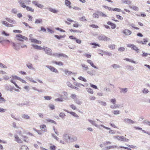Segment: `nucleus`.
Segmentation results:
<instances>
[{"label": "nucleus", "instance_id": "nucleus-1", "mask_svg": "<svg viewBox=\"0 0 150 150\" xmlns=\"http://www.w3.org/2000/svg\"><path fill=\"white\" fill-rule=\"evenodd\" d=\"M18 2L20 4V5L21 7L24 8H26L27 10L32 12L34 11V9L31 7L28 6H26V5L24 4V3L23 2V1H22V0H19L18 1Z\"/></svg>", "mask_w": 150, "mask_h": 150}, {"label": "nucleus", "instance_id": "nucleus-2", "mask_svg": "<svg viewBox=\"0 0 150 150\" xmlns=\"http://www.w3.org/2000/svg\"><path fill=\"white\" fill-rule=\"evenodd\" d=\"M113 138L115 139H116L118 140L121 141L128 142L129 140V139H127L122 136H113Z\"/></svg>", "mask_w": 150, "mask_h": 150}, {"label": "nucleus", "instance_id": "nucleus-3", "mask_svg": "<svg viewBox=\"0 0 150 150\" xmlns=\"http://www.w3.org/2000/svg\"><path fill=\"white\" fill-rule=\"evenodd\" d=\"M98 39L99 40H103L106 41H110L111 40L110 38L103 35H101L98 36Z\"/></svg>", "mask_w": 150, "mask_h": 150}, {"label": "nucleus", "instance_id": "nucleus-4", "mask_svg": "<svg viewBox=\"0 0 150 150\" xmlns=\"http://www.w3.org/2000/svg\"><path fill=\"white\" fill-rule=\"evenodd\" d=\"M43 50L45 52V53L47 54L50 55H52V50L51 49L45 47H43Z\"/></svg>", "mask_w": 150, "mask_h": 150}, {"label": "nucleus", "instance_id": "nucleus-5", "mask_svg": "<svg viewBox=\"0 0 150 150\" xmlns=\"http://www.w3.org/2000/svg\"><path fill=\"white\" fill-rule=\"evenodd\" d=\"M45 67L48 68L51 71L56 73H58L59 71L58 70L54 67L49 65H46Z\"/></svg>", "mask_w": 150, "mask_h": 150}, {"label": "nucleus", "instance_id": "nucleus-6", "mask_svg": "<svg viewBox=\"0 0 150 150\" xmlns=\"http://www.w3.org/2000/svg\"><path fill=\"white\" fill-rule=\"evenodd\" d=\"M16 36L18 38L17 39L18 40L21 41H23V39L27 40L28 39L26 37L23 36L21 35H16Z\"/></svg>", "mask_w": 150, "mask_h": 150}, {"label": "nucleus", "instance_id": "nucleus-7", "mask_svg": "<svg viewBox=\"0 0 150 150\" xmlns=\"http://www.w3.org/2000/svg\"><path fill=\"white\" fill-rule=\"evenodd\" d=\"M33 36V35L30 34V35L29 37H30V38H29V40H30L31 41V42H33L35 43L36 44H41V41H40L38 40H37V39H33L32 38H31L30 37V36Z\"/></svg>", "mask_w": 150, "mask_h": 150}, {"label": "nucleus", "instance_id": "nucleus-8", "mask_svg": "<svg viewBox=\"0 0 150 150\" xmlns=\"http://www.w3.org/2000/svg\"><path fill=\"white\" fill-rule=\"evenodd\" d=\"M52 55L54 57H64L68 58V57L67 55L63 53L58 54L57 53H54Z\"/></svg>", "mask_w": 150, "mask_h": 150}, {"label": "nucleus", "instance_id": "nucleus-9", "mask_svg": "<svg viewBox=\"0 0 150 150\" xmlns=\"http://www.w3.org/2000/svg\"><path fill=\"white\" fill-rule=\"evenodd\" d=\"M12 45L13 48L16 50H18L20 49V45L19 43H16L14 42L12 43Z\"/></svg>", "mask_w": 150, "mask_h": 150}, {"label": "nucleus", "instance_id": "nucleus-10", "mask_svg": "<svg viewBox=\"0 0 150 150\" xmlns=\"http://www.w3.org/2000/svg\"><path fill=\"white\" fill-rule=\"evenodd\" d=\"M124 122L125 123H128L129 124H133L135 123V122L132 120L127 118H126L124 120Z\"/></svg>", "mask_w": 150, "mask_h": 150}, {"label": "nucleus", "instance_id": "nucleus-11", "mask_svg": "<svg viewBox=\"0 0 150 150\" xmlns=\"http://www.w3.org/2000/svg\"><path fill=\"white\" fill-rule=\"evenodd\" d=\"M123 33L126 35H129L132 33V32L129 30L125 29L122 31Z\"/></svg>", "mask_w": 150, "mask_h": 150}, {"label": "nucleus", "instance_id": "nucleus-12", "mask_svg": "<svg viewBox=\"0 0 150 150\" xmlns=\"http://www.w3.org/2000/svg\"><path fill=\"white\" fill-rule=\"evenodd\" d=\"M63 137L64 140L66 142H68V140H69L70 136L67 134H64L63 135Z\"/></svg>", "mask_w": 150, "mask_h": 150}, {"label": "nucleus", "instance_id": "nucleus-13", "mask_svg": "<svg viewBox=\"0 0 150 150\" xmlns=\"http://www.w3.org/2000/svg\"><path fill=\"white\" fill-rule=\"evenodd\" d=\"M5 19L10 23L13 24H16V22L13 19H11L8 18H5Z\"/></svg>", "mask_w": 150, "mask_h": 150}, {"label": "nucleus", "instance_id": "nucleus-14", "mask_svg": "<svg viewBox=\"0 0 150 150\" xmlns=\"http://www.w3.org/2000/svg\"><path fill=\"white\" fill-rule=\"evenodd\" d=\"M31 45L34 47V48L38 50H43V48L42 47L38 46L37 45L32 44Z\"/></svg>", "mask_w": 150, "mask_h": 150}, {"label": "nucleus", "instance_id": "nucleus-15", "mask_svg": "<svg viewBox=\"0 0 150 150\" xmlns=\"http://www.w3.org/2000/svg\"><path fill=\"white\" fill-rule=\"evenodd\" d=\"M26 66L29 69L34 71L35 70V69L33 67L32 64L30 63H28L26 64Z\"/></svg>", "mask_w": 150, "mask_h": 150}, {"label": "nucleus", "instance_id": "nucleus-16", "mask_svg": "<svg viewBox=\"0 0 150 150\" xmlns=\"http://www.w3.org/2000/svg\"><path fill=\"white\" fill-rule=\"evenodd\" d=\"M96 72L93 69H91L87 71V74L91 76L95 75L96 74Z\"/></svg>", "mask_w": 150, "mask_h": 150}, {"label": "nucleus", "instance_id": "nucleus-17", "mask_svg": "<svg viewBox=\"0 0 150 150\" xmlns=\"http://www.w3.org/2000/svg\"><path fill=\"white\" fill-rule=\"evenodd\" d=\"M77 139V137L74 136H70L69 140L71 142L76 141Z\"/></svg>", "mask_w": 150, "mask_h": 150}, {"label": "nucleus", "instance_id": "nucleus-18", "mask_svg": "<svg viewBox=\"0 0 150 150\" xmlns=\"http://www.w3.org/2000/svg\"><path fill=\"white\" fill-rule=\"evenodd\" d=\"M119 89L120 90V92L121 93H122L125 94L128 91L127 88H120Z\"/></svg>", "mask_w": 150, "mask_h": 150}, {"label": "nucleus", "instance_id": "nucleus-19", "mask_svg": "<svg viewBox=\"0 0 150 150\" xmlns=\"http://www.w3.org/2000/svg\"><path fill=\"white\" fill-rule=\"evenodd\" d=\"M88 121L91 123L92 125L97 127H98V125L96 123L95 121H93L90 119H88Z\"/></svg>", "mask_w": 150, "mask_h": 150}, {"label": "nucleus", "instance_id": "nucleus-20", "mask_svg": "<svg viewBox=\"0 0 150 150\" xmlns=\"http://www.w3.org/2000/svg\"><path fill=\"white\" fill-rule=\"evenodd\" d=\"M63 71L65 73V74L67 76H69L72 74V73L71 72L69 71L67 69L63 70Z\"/></svg>", "mask_w": 150, "mask_h": 150}, {"label": "nucleus", "instance_id": "nucleus-21", "mask_svg": "<svg viewBox=\"0 0 150 150\" xmlns=\"http://www.w3.org/2000/svg\"><path fill=\"white\" fill-rule=\"evenodd\" d=\"M15 140L18 143H21L22 141L19 138L18 136L17 135H15Z\"/></svg>", "mask_w": 150, "mask_h": 150}, {"label": "nucleus", "instance_id": "nucleus-22", "mask_svg": "<svg viewBox=\"0 0 150 150\" xmlns=\"http://www.w3.org/2000/svg\"><path fill=\"white\" fill-rule=\"evenodd\" d=\"M48 9L50 11L54 13H57L58 12L57 10L51 8H49Z\"/></svg>", "mask_w": 150, "mask_h": 150}, {"label": "nucleus", "instance_id": "nucleus-23", "mask_svg": "<svg viewBox=\"0 0 150 150\" xmlns=\"http://www.w3.org/2000/svg\"><path fill=\"white\" fill-rule=\"evenodd\" d=\"M129 7L131 9H132L133 10L135 11H139V8L136 6H129Z\"/></svg>", "mask_w": 150, "mask_h": 150}, {"label": "nucleus", "instance_id": "nucleus-24", "mask_svg": "<svg viewBox=\"0 0 150 150\" xmlns=\"http://www.w3.org/2000/svg\"><path fill=\"white\" fill-rule=\"evenodd\" d=\"M22 117L25 119H30V117L27 115L23 114L22 115Z\"/></svg>", "mask_w": 150, "mask_h": 150}, {"label": "nucleus", "instance_id": "nucleus-25", "mask_svg": "<svg viewBox=\"0 0 150 150\" xmlns=\"http://www.w3.org/2000/svg\"><path fill=\"white\" fill-rule=\"evenodd\" d=\"M113 69H116L117 68H120L121 67L119 66V65L117 64H113L111 65Z\"/></svg>", "mask_w": 150, "mask_h": 150}, {"label": "nucleus", "instance_id": "nucleus-26", "mask_svg": "<svg viewBox=\"0 0 150 150\" xmlns=\"http://www.w3.org/2000/svg\"><path fill=\"white\" fill-rule=\"evenodd\" d=\"M100 16L99 13H98L97 11L96 13H94L93 15V17L96 18H98Z\"/></svg>", "mask_w": 150, "mask_h": 150}, {"label": "nucleus", "instance_id": "nucleus-27", "mask_svg": "<svg viewBox=\"0 0 150 150\" xmlns=\"http://www.w3.org/2000/svg\"><path fill=\"white\" fill-rule=\"evenodd\" d=\"M40 128L43 131L47 132L46 127L45 125H44L40 126Z\"/></svg>", "mask_w": 150, "mask_h": 150}, {"label": "nucleus", "instance_id": "nucleus-28", "mask_svg": "<svg viewBox=\"0 0 150 150\" xmlns=\"http://www.w3.org/2000/svg\"><path fill=\"white\" fill-rule=\"evenodd\" d=\"M74 101L75 103L79 105H80L81 104L82 102L78 98H76L74 100Z\"/></svg>", "mask_w": 150, "mask_h": 150}, {"label": "nucleus", "instance_id": "nucleus-29", "mask_svg": "<svg viewBox=\"0 0 150 150\" xmlns=\"http://www.w3.org/2000/svg\"><path fill=\"white\" fill-rule=\"evenodd\" d=\"M54 37L56 38L57 39L59 40L61 38H64L65 37V35H60L59 36L57 35H55L54 36Z\"/></svg>", "mask_w": 150, "mask_h": 150}, {"label": "nucleus", "instance_id": "nucleus-30", "mask_svg": "<svg viewBox=\"0 0 150 150\" xmlns=\"http://www.w3.org/2000/svg\"><path fill=\"white\" fill-rule=\"evenodd\" d=\"M97 101L101 105L103 106H105L107 105V103L105 102L102 101L100 100H98Z\"/></svg>", "mask_w": 150, "mask_h": 150}, {"label": "nucleus", "instance_id": "nucleus-31", "mask_svg": "<svg viewBox=\"0 0 150 150\" xmlns=\"http://www.w3.org/2000/svg\"><path fill=\"white\" fill-rule=\"evenodd\" d=\"M42 19H37L35 21V24H39L42 23Z\"/></svg>", "mask_w": 150, "mask_h": 150}, {"label": "nucleus", "instance_id": "nucleus-32", "mask_svg": "<svg viewBox=\"0 0 150 150\" xmlns=\"http://www.w3.org/2000/svg\"><path fill=\"white\" fill-rule=\"evenodd\" d=\"M81 66L83 68V69L85 71L88 70V66L87 65H85V64H81Z\"/></svg>", "mask_w": 150, "mask_h": 150}, {"label": "nucleus", "instance_id": "nucleus-33", "mask_svg": "<svg viewBox=\"0 0 150 150\" xmlns=\"http://www.w3.org/2000/svg\"><path fill=\"white\" fill-rule=\"evenodd\" d=\"M126 68L129 71L133 70L134 69V67L130 65H127L126 66Z\"/></svg>", "mask_w": 150, "mask_h": 150}, {"label": "nucleus", "instance_id": "nucleus-34", "mask_svg": "<svg viewBox=\"0 0 150 150\" xmlns=\"http://www.w3.org/2000/svg\"><path fill=\"white\" fill-rule=\"evenodd\" d=\"M21 150H29V149L26 146L23 145L21 147Z\"/></svg>", "mask_w": 150, "mask_h": 150}, {"label": "nucleus", "instance_id": "nucleus-35", "mask_svg": "<svg viewBox=\"0 0 150 150\" xmlns=\"http://www.w3.org/2000/svg\"><path fill=\"white\" fill-rule=\"evenodd\" d=\"M117 147V146L114 145L112 146H107L106 147V148L107 149H114L116 148Z\"/></svg>", "mask_w": 150, "mask_h": 150}, {"label": "nucleus", "instance_id": "nucleus-36", "mask_svg": "<svg viewBox=\"0 0 150 150\" xmlns=\"http://www.w3.org/2000/svg\"><path fill=\"white\" fill-rule=\"evenodd\" d=\"M45 120L47 122H51V123H53L55 124H56V122L55 121H54V120H51V119H46Z\"/></svg>", "mask_w": 150, "mask_h": 150}, {"label": "nucleus", "instance_id": "nucleus-37", "mask_svg": "<svg viewBox=\"0 0 150 150\" xmlns=\"http://www.w3.org/2000/svg\"><path fill=\"white\" fill-rule=\"evenodd\" d=\"M12 77V79L13 80H14V79H17V80H19V79H20V78L19 77H18L17 76H15V75H12V76L10 78H11V77Z\"/></svg>", "mask_w": 150, "mask_h": 150}, {"label": "nucleus", "instance_id": "nucleus-38", "mask_svg": "<svg viewBox=\"0 0 150 150\" xmlns=\"http://www.w3.org/2000/svg\"><path fill=\"white\" fill-rule=\"evenodd\" d=\"M6 100L4 99V98L1 96L0 97V103H5Z\"/></svg>", "mask_w": 150, "mask_h": 150}, {"label": "nucleus", "instance_id": "nucleus-39", "mask_svg": "<svg viewBox=\"0 0 150 150\" xmlns=\"http://www.w3.org/2000/svg\"><path fill=\"white\" fill-rule=\"evenodd\" d=\"M90 44L94 45L93 47V48H96L97 47V46L100 47V45H99L96 44V43H91Z\"/></svg>", "mask_w": 150, "mask_h": 150}, {"label": "nucleus", "instance_id": "nucleus-40", "mask_svg": "<svg viewBox=\"0 0 150 150\" xmlns=\"http://www.w3.org/2000/svg\"><path fill=\"white\" fill-rule=\"evenodd\" d=\"M125 60H126L127 61H128L134 64H137V63L133 61V60L129 59V58H126L125 59Z\"/></svg>", "mask_w": 150, "mask_h": 150}, {"label": "nucleus", "instance_id": "nucleus-41", "mask_svg": "<svg viewBox=\"0 0 150 150\" xmlns=\"http://www.w3.org/2000/svg\"><path fill=\"white\" fill-rule=\"evenodd\" d=\"M22 1L24 3V4H25L27 5L30 4L31 2L30 0H23V1L22 0Z\"/></svg>", "mask_w": 150, "mask_h": 150}, {"label": "nucleus", "instance_id": "nucleus-42", "mask_svg": "<svg viewBox=\"0 0 150 150\" xmlns=\"http://www.w3.org/2000/svg\"><path fill=\"white\" fill-rule=\"evenodd\" d=\"M69 113H70L73 116H74V117L77 118L79 117V116L77 114H76V113L74 112H69Z\"/></svg>", "mask_w": 150, "mask_h": 150}, {"label": "nucleus", "instance_id": "nucleus-43", "mask_svg": "<svg viewBox=\"0 0 150 150\" xmlns=\"http://www.w3.org/2000/svg\"><path fill=\"white\" fill-rule=\"evenodd\" d=\"M10 81L13 83L17 87V88L19 89H21V88H20L19 86H18V85L16 84V83L14 81H13V80L12 79H11L10 80Z\"/></svg>", "mask_w": 150, "mask_h": 150}, {"label": "nucleus", "instance_id": "nucleus-44", "mask_svg": "<svg viewBox=\"0 0 150 150\" xmlns=\"http://www.w3.org/2000/svg\"><path fill=\"white\" fill-rule=\"evenodd\" d=\"M115 45H110L108 46V47L110 49L113 50L115 49Z\"/></svg>", "mask_w": 150, "mask_h": 150}, {"label": "nucleus", "instance_id": "nucleus-45", "mask_svg": "<svg viewBox=\"0 0 150 150\" xmlns=\"http://www.w3.org/2000/svg\"><path fill=\"white\" fill-rule=\"evenodd\" d=\"M64 98H58L57 99H56L55 100V101H59V102H62L64 101Z\"/></svg>", "mask_w": 150, "mask_h": 150}, {"label": "nucleus", "instance_id": "nucleus-46", "mask_svg": "<svg viewBox=\"0 0 150 150\" xmlns=\"http://www.w3.org/2000/svg\"><path fill=\"white\" fill-rule=\"evenodd\" d=\"M97 12L99 13V14L100 16H102L103 17H106L107 16L105 14L103 13L102 12L99 11H98Z\"/></svg>", "mask_w": 150, "mask_h": 150}, {"label": "nucleus", "instance_id": "nucleus-47", "mask_svg": "<svg viewBox=\"0 0 150 150\" xmlns=\"http://www.w3.org/2000/svg\"><path fill=\"white\" fill-rule=\"evenodd\" d=\"M70 1L69 0H65V4L67 6H69L71 4Z\"/></svg>", "mask_w": 150, "mask_h": 150}, {"label": "nucleus", "instance_id": "nucleus-48", "mask_svg": "<svg viewBox=\"0 0 150 150\" xmlns=\"http://www.w3.org/2000/svg\"><path fill=\"white\" fill-rule=\"evenodd\" d=\"M67 86L69 87H70L72 88L74 87V86L72 84L69 82H68L67 83Z\"/></svg>", "mask_w": 150, "mask_h": 150}, {"label": "nucleus", "instance_id": "nucleus-49", "mask_svg": "<svg viewBox=\"0 0 150 150\" xmlns=\"http://www.w3.org/2000/svg\"><path fill=\"white\" fill-rule=\"evenodd\" d=\"M11 12L12 13H14V14H16L18 12V11L17 9L15 8H14L11 11Z\"/></svg>", "mask_w": 150, "mask_h": 150}, {"label": "nucleus", "instance_id": "nucleus-50", "mask_svg": "<svg viewBox=\"0 0 150 150\" xmlns=\"http://www.w3.org/2000/svg\"><path fill=\"white\" fill-rule=\"evenodd\" d=\"M112 112L113 113L114 115H116L120 114V111L119 110H114Z\"/></svg>", "mask_w": 150, "mask_h": 150}, {"label": "nucleus", "instance_id": "nucleus-51", "mask_svg": "<svg viewBox=\"0 0 150 150\" xmlns=\"http://www.w3.org/2000/svg\"><path fill=\"white\" fill-rule=\"evenodd\" d=\"M78 79L79 80H82L84 82H87V80L86 79H85L84 78L82 77V76H80L78 78Z\"/></svg>", "mask_w": 150, "mask_h": 150}, {"label": "nucleus", "instance_id": "nucleus-52", "mask_svg": "<svg viewBox=\"0 0 150 150\" xmlns=\"http://www.w3.org/2000/svg\"><path fill=\"white\" fill-rule=\"evenodd\" d=\"M124 2L126 4H127L128 5H129L131 4L132 3V1L129 0H125L124 1Z\"/></svg>", "mask_w": 150, "mask_h": 150}, {"label": "nucleus", "instance_id": "nucleus-53", "mask_svg": "<svg viewBox=\"0 0 150 150\" xmlns=\"http://www.w3.org/2000/svg\"><path fill=\"white\" fill-rule=\"evenodd\" d=\"M87 91L89 93L93 94V90L90 88H87L86 89Z\"/></svg>", "mask_w": 150, "mask_h": 150}, {"label": "nucleus", "instance_id": "nucleus-54", "mask_svg": "<svg viewBox=\"0 0 150 150\" xmlns=\"http://www.w3.org/2000/svg\"><path fill=\"white\" fill-rule=\"evenodd\" d=\"M74 85L78 87H80V86H84V85H83V84L81 83H77L75 82Z\"/></svg>", "mask_w": 150, "mask_h": 150}, {"label": "nucleus", "instance_id": "nucleus-55", "mask_svg": "<svg viewBox=\"0 0 150 150\" xmlns=\"http://www.w3.org/2000/svg\"><path fill=\"white\" fill-rule=\"evenodd\" d=\"M49 106L51 110H53L54 109L55 107L54 105L50 104L49 105Z\"/></svg>", "mask_w": 150, "mask_h": 150}, {"label": "nucleus", "instance_id": "nucleus-56", "mask_svg": "<svg viewBox=\"0 0 150 150\" xmlns=\"http://www.w3.org/2000/svg\"><path fill=\"white\" fill-rule=\"evenodd\" d=\"M44 98L45 100H51V97L50 96H45Z\"/></svg>", "mask_w": 150, "mask_h": 150}, {"label": "nucleus", "instance_id": "nucleus-57", "mask_svg": "<svg viewBox=\"0 0 150 150\" xmlns=\"http://www.w3.org/2000/svg\"><path fill=\"white\" fill-rule=\"evenodd\" d=\"M64 94L65 96V97H63L64 99V100H67V92H64Z\"/></svg>", "mask_w": 150, "mask_h": 150}, {"label": "nucleus", "instance_id": "nucleus-58", "mask_svg": "<svg viewBox=\"0 0 150 150\" xmlns=\"http://www.w3.org/2000/svg\"><path fill=\"white\" fill-rule=\"evenodd\" d=\"M65 116V115L64 113L62 112L60 113L59 115V116L62 118H64Z\"/></svg>", "mask_w": 150, "mask_h": 150}, {"label": "nucleus", "instance_id": "nucleus-59", "mask_svg": "<svg viewBox=\"0 0 150 150\" xmlns=\"http://www.w3.org/2000/svg\"><path fill=\"white\" fill-rule=\"evenodd\" d=\"M110 102L113 105H115L116 102V100L115 98L111 99L110 100Z\"/></svg>", "mask_w": 150, "mask_h": 150}, {"label": "nucleus", "instance_id": "nucleus-60", "mask_svg": "<svg viewBox=\"0 0 150 150\" xmlns=\"http://www.w3.org/2000/svg\"><path fill=\"white\" fill-rule=\"evenodd\" d=\"M1 23L2 24L5 25L6 27H7L8 23L5 21H2Z\"/></svg>", "mask_w": 150, "mask_h": 150}, {"label": "nucleus", "instance_id": "nucleus-61", "mask_svg": "<svg viewBox=\"0 0 150 150\" xmlns=\"http://www.w3.org/2000/svg\"><path fill=\"white\" fill-rule=\"evenodd\" d=\"M7 111V110L4 109L3 108H0V112L1 113H3Z\"/></svg>", "mask_w": 150, "mask_h": 150}, {"label": "nucleus", "instance_id": "nucleus-62", "mask_svg": "<svg viewBox=\"0 0 150 150\" xmlns=\"http://www.w3.org/2000/svg\"><path fill=\"white\" fill-rule=\"evenodd\" d=\"M0 67H2L3 68H7V67L6 66H5L2 63H0Z\"/></svg>", "mask_w": 150, "mask_h": 150}, {"label": "nucleus", "instance_id": "nucleus-63", "mask_svg": "<svg viewBox=\"0 0 150 150\" xmlns=\"http://www.w3.org/2000/svg\"><path fill=\"white\" fill-rule=\"evenodd\" d=\"M142 92L144 93H147L149 92V91L146 88H144Z\"/></svg>", "mask_w": 150, "mask_h": 150}, {"label": "nucleus", "instance_id": "nucleus-64", "mask_svg": "<svg viewBox=\"0 0 150 150\" xmlns=\"http://www.w3.org/2000/svg\"><path fill=\"white\" fill-rule=\"evenodd\" d=\"M56 147L54 145L50 146V149L51 150H55L56 149Z\"/></svg>", "mask_w": 150, "mask_h": 150}]
</instances>
